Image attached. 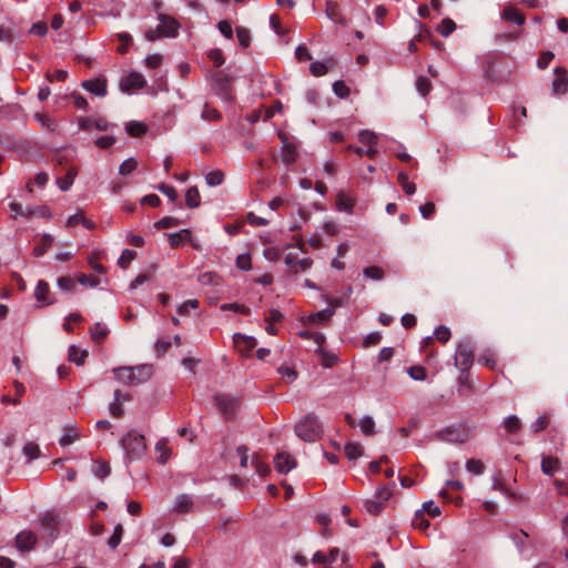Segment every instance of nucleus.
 Masks as SVG:
<instances>
[{
	"label": "nucleus",
	"mask_w": 568,
	"mask_h": 568,
	"mask_svg": "<svg viewBox=\"0 0 568 568\" xmlns=\"http://www.w3.org/2000/svg\"><path fill=\"white\" fill-rule=\"evenodd\" d=\"M520 424V419L516 415L508 416L504 422L505 428L508 433L517 432Z\"/></svg>",
	"instance_id": "nucleus-52"
},
{
	"label": "nucleus",
	"mask_w": 568,
	"mask_h": 568,
	"mask_svg": "<svg viewBox=\"0 0 568 568\" xmlns=\"http://www.w3.org/2000/svg\"><path fill=\"white\" fill-rule=\"evenodd\" d=\"M62 518L59 510H48L43 513L39 518V528L42 531L44 538L52 542L59 536V527Z\"/></svg>",
	"instance_id": "nucleus-4"
},
{
	"label": "nucleus",
	"mask_w": 568,
	"mask_h": 568,
	"mask_svg": "<svg viewBox=\"0 0 568 568\" xmlns=\"http://www.w3.org/2000/svg\"><path fill=\"white\" fill-rule=\"evenodd\" d=\"M295 433L302 440L312 443L321 437L323 428L317 417L310 414L296 424Z\"/></svg>",
	"instance_id": "nucleus-3"
},
{
	"label": "nucleus",
	"mask_w": 568,
	"mask_h": 568,
	"mask_svg": "<svg viewBox=\"0 0 568 568\" xmlns=\"http://www.w3.org/2000/svg\"><path fill=\"white\" fill-rule=\"evenodd\" d=\"M328 68L325 62L315 61L310 65V71L315 77L324 75L327 72Z\"/></svg>",
	"instance_id": "nucleus-57"
},
{
	"label": "nucleus",
	"mask_w": 568,
	"mask_h": 568,
	"mask_svg": "<svg viewBox=\"0 0 568 568\" xmlns=\"http://www.w3.org/2000/svg\"><path fill=\"white\" fill-rule=\"evenodd\" d=\"M474 363V346L469 339L460 342L455 352V366L460 372H467Z\"/></svg>",
	"instance_id": "nucleus-5"
},
{
	"label": "nucleus",
	"mask_w": 568,
	"mask_h": 568,
	"mask_svg": "<svg viewBox=\"0 0 568 568\" xmlns=\"http://www.w3.org/2000/svg\"><path fill=\"white\" fill-rule=\"evenodd\" d=\"M466 469L473 475H479L484 470V464L479 459H469L466 463Z\"/></svg>",
	"instance_id": "nucleus-53"
},
{
	"label": "nucleus",
	"mask_w": 568,
	"mask_h": 568,
	"mask_svg": "<svg viewBox=\"0 0 568 568\" xmlns=\"http://www.w3.org/2000/svg\"><path fill=\"white\" fill-rule=\"evenodd\" d=\"M120 445L125 453L126 460L129 462L141 459L146 452L144 436L134 429L129 430L120 439Z\"/></svg>",
	"instance_id": "nucleus-2"
},
{
	"label": "nucleus",
	"mask_w": 568,
	"mask_h": 568,
	"mask_svg": "<svg viewBox=\"0 0 568 568\" xmlns=\"http://www.w3.org/2000/svg\"><path fill=\"white\" fill-rule=\"evenodd\" d=\"M162 60L163 58L161 54L154 53L145 58L144 64L149 69H156L162 63Z\"/></svg>",
	"instance_id": "nucleus-61"
},
{
	"label": "nucleus",
	"mask_w": 568,
	"mask_h": 568,
	"mask_svg": "<svg viewBox=\"0 0 568 568\" xmlns=\"http://www.w3.org/2000/svg\"><path fill=\"white\" fill-rule=\"evenodd\" d=\"M224 180V173L221 170H215L206 174L205 181L210 186H217Z\"/></svg>",
	"instance_id": "nucleus-41"
},
{
	"label": "nucleus",
	"mask_w": 568,
	"mask_h": 568,
	"mask_svg": "<svg viewBox=\"0 0 568 568\" xmlns=\"http://www.w3.org/2000/svg\"><path fill=\"white\" fill-rule=\"evenodd\" d=\"M93 473L99 478H105L111 473V467L108 463L97 462Z\"/></svg>",
	"instance_id": "nucleus-51"
},
{
	"label": "nucleus",
	"mask_w": 568,
	"mask_h": 568,
	"mask_svg": "<svg viewBox=\"0 0 568 568\" xmlns=\"http://www.w3.org/2000/svg\"><path fill=\"white\" fill-rule=\"evenodd\" d=\"M456 29V23L452 19H444L442 23L438 26V32L443 37H448Z\"/></svg>",
	"instance_id": "nucleus-46"
},
{
	"label": "nucleus",
	"mask_w": 568,
	"mask_h": 568,
	"mask_svg": "<svg viewBox=\"0 0 568 568\" xmlns=\"http://www.w3.org/2000/svg\"><path fill=\"white\" fill-rule=\"evenodd\" d=\"M478 363L484 364L490 368H494L496 365L495 354L491 351H487V352L483 353L478 357Z\"/></svg>",
	"instance_id": "nucleus-59"
},
{
	"label": "nucleus",
	"mask_w": 568,
	"mask_h": 568,
	"mask_svg": "<svg viewBox=\"0 0 568 568\" xmlns=\"http://www.w3.org/2000/svg\"><path fill=\"white\" fill-rule=\"evenodd\" d=\"M398 183L402 186L403 191L407 195H412L416 191V185L413 182H409L408 175L406 172H399L398 173Z\"/></svg>",
	"instance_id": "nucleus-32"
},
{
	"label": "nucleus",
	"mask_w": 568,
	"mask_h": 568,
	"mask_svg": "<svg viewBox=\"0 0 568 568\" xmlns=\"http://www.w3.org/2000/svg\"><path fill=\"white\" fill-rule=\"evenodd\" d=\"M115 377L125 385L134 386L141 383L146 382L152 373V365H139V366H124L114 368Z\"/></svg>",
	"instance_id": "nucleus-1"
},
{
	"label": "nucleus",
	"mask_w": 568,
	"mask_h": 568,
	"mask_svg": "<svg viewBox=\"0 0 568 568\" xmlns=\"http://www.w3.org/2000/svg\"><path fill=\"white\" fill-rule=\"evenodd\" d=\"M128 134L132 136H141L146 132V125L139 121H130L126 126Z\"/></svg>",
	"instance_id": "nucleus-33"
},
{
	"label": "nucleus",
	"mask_w": 568,
	"mask_h": 568,
	"mask_svg": "<svg viewBox=\"0 0 568 568\" xmlns=\"http://www.w3.org/2000/svg\"><path fill=\"white\" fill-rule=\"evenodd\" d=\"M197 307H199L197 300H195V298L187 300L178 307V313L180 315H186V314H189L190 310H195Z\"/></svg>",
	"instance_id": "nucleus-56"
},
{
	"label": "nucleus",
	"mask_w": 568,
	"mask_h": 568,
	"mask_svg": "<svg viewBox=\"0 0 568 568\" xmlns=\"http://www.w3.org/2000/svg\"><path fill=\"white\" fill-rule=\"evenodd\" d=\"M136 257V253L132 250H124L118 260V264L122 268H126L129 264Z\"/></svg>",
	"instance_id": "nucleus-48"
},
{
	"label": "nucleus",
	"mask_w": 568,
	"mask_h": 568,
	"mask_svg": "<svg viewBox=\"0 0 568 568\" xmlns=\"http://www.w3.org/2000/svg\"><path fill=\"white\" fill-rule=\"evenodd\" d=\"M37 540V535L33 531L22 530L16 536L14 545L20 552H28L34 548Z\"/></svg>",
	"instance_id": "nucleus-7"
},
{
	"label": "nucleus",
	"mask_w": 568,
	"mask_h": 568,
	"mask_svg": "<svg viewBox=\"0 0 568 568\" xmlns=\"http://www.w3.org/2000/svg\"><path fill=\"white\" fill-rule=\"evenodd\" d=\"M325 12H326L327 18L329 20H332L333 22L339 23L343 26L346 24V19L343 17L341 9L336 2L327 1Z\"/></svg>",
	"instance_id": "nucleus-18"
},
{
	"label": "nucleus",
	"mask_w": 568,
	"mask_h": 568,
	"mask_svg": "<svg viewBox=\"0 0 568 568\" xmlns=\"http://www.w3.org/2000/svg\"><path fill=\"white\" fill-rule=\"evenodd\" d=\"M23 454L28 457V460H34L40 456V447L33 442H29L23 446Z\"/></svg>",
	"instance_id": "nucleus-35"
},
{
	"label": "nucleus",
	"mask_w": 568,
	"mask_h": 568,
	"mask_svg": "<svg viewBox=\"0 0 568 568\" xmlns=\"http://www.w3.org/2000/svg\"><path fill=\"white\" fill-rule=\"evenodd\" d=\"M336 207L339 211H345L347 213H351L353 211V207H354V201L347 194H345L343 192H339L337 194V199H336Z\"/></svg>",
	"instance_id": "nucleus-24"
},
{
	"label": "nucleus",
	"mask_w": 568,
	"mask_h": 568,
	"mask_svg": "<svg viewBox=\"0 0 568 568\" xmlns=\"http://www.w3.org/2000/svg\"><path fill=\"white\" fill-rule=\"evenodd\" d=\"M146 81L144 77L139 72H131L120 82V88L123 92L130 93L135 90H140L145 87Z\"/></svg>",
	"instance_id": "nucleus-8"
},
{
	"label": "nucleus",
	"mask_w": 568,
	"mask_h": 568,
	"mask_svg": "<svg viewBox=\"0 0 568 568\" xmlns=\"http://www.w3.org/2000/svg\"><path fill=\"white\" fill-rule=\"evenodd\" d=\"M315 353L320 356V362L323 367L331 368L337 364L338 357L335 353L324 347H318Z\"/></svg>",
	"instance_id": "nucleus-20"
},
{
	"label": "nucleus",
	"mask_w": 568,
	"mask_h": 568,
	"mask_svg": "<svg viewBox=\"0 0 568 568\" xmlns=\"http://www.w3.org/2000/svg\"><path fill=\"white\" fill-rule=\"evenodd\" d=\"M57 285L61 291L72 292L75 287V283L70 276H62L57 280Z\"/></svg>",
	"instance_id": "nucleus-49"
},
{
	"label": "nucleus",
	"mask_w": 568,
	"mask_h": 568,
	"mask_svg": "<svg viewBox=\"0 0 568 568\" xmlns=\"http://www.w3.org/2000/svg\"><path fill=\"white\" fill-rule=\"evenodd\" d=\"M407 373L415 381H425L427 376L426 369L419 365L409 367Z\"/></svg>",
	"instance_id": "nucleus-50"
},
{
	"label": "nucleus",
	"mask_w": 568,
	"mask_h": 568,
	"mask_svg": "<svg viewBox=\"0 0 568 568\" xmlns=\"http://www.w3.org/2000/svg\"><path fill=\"white\" fill-rule=\"evenodd\" d=\"M209 58L216 68H220L224 63V57L220 49L210 50Z\"/></svg>",
	"instance_id": "nucleus-64"
},
{
	"label": "nucleus",
	"mask_w": 568,
	"mask_h": 568,
	"mask_svg": "<svg viewBox=\"0 0 568 568\" xmlns=\"http://www.w3.org/2000/svg\"><path fill=\"white\" fill-rule=\"evenodd\" d=\"M501 18L516 23L517 26H523L525 23V17L520 13L516 8L508 6L504 9L501 13Z\"/></svg>",
	"instance_id": "nucleus-21"
},
{
	"label": "nucleus",
	"mask_w": 568,
	"mask_h": 568,
	"mask_svg": "<svg viewBox=\"0 0 568 568\" xmlns=\"http://www.w3.org/2000/svg\"><path fill=\"white\" fill-rule=\"evenodd\" d=\"M363 274L373 281H381L384 277V271L378 266H368L364 268Z\"/></svg>",
	"instance_id": "nucleus-45"
},
{
	"label": "nucleus",
	"mask_w": 568,
	"mask_h": 568,
	"mask_svg": "<svg viewBox=\"0 0 568 568\" xmlns=\"http://www.w3.org/2000/svg\"><path fill=\"white\" fill-rule=\"evenodd\" d=\"M236 37H237V40L240 42V44L243 47V48H246L250 45V40H251V36H250V31L245 28H237L236 29Z\"/></svg>",
	"instance_id": "nucleus-60"
},
{
	"label": "nucleus",
	"mask_w": 568,
	"mask_h": 568,
	"mask_svg": "<svg viewBox=\"0 0 568 568\" xmlns=\"http://www.w3.org/2000/svg\"><path fill=\"white\" fill-rule=\"evenodd\" d=\"M333 91L339 98H346L349 94V89L343 81L334 82Z\"/></svg>",
	"instance_id": "nucleus-63"
},
{
	"label": "nucleus",
	"mask_w": 568,
	"mask_h": 568,
	"mask_svg": "<svg viewBox=\"0 0 568 568\" xmlns=\"http://www.w3.org/2000/svg\"><path fill=\"white\" fill-rule=\"evenodd\" d=\"M361 430L367 435L371 436L375 433V422L371 416H365L359 422Z\"/></svg>",
	"instance_id": "nucleus-43"
},
{
	"label": "nucleus",
	"mask_w": 568,
	"mask_h": 568,
	"mask_svg": "<svg viewBox=\"0 0 568 568\" xmlns=\"http://www.w3.org/2000/svg\"><path fill=\"white\" fill-rule=\"evenodd\" d=\"M185 203L189 207H197L201 203V195L196 186H191L185 193Z\"/></svg>",
	"instance_id": "nucleus-28"
},
{
	"label": "nucleus",
	"mask_w": 568,
	"mask_h": 568,
	"mask_svg": "<svg viewBox=\"0 0 568 568\" xmlns=\"http://www.w3.org/2000/svg\"><path fill=\"white\" fill-rule=\"evenodd\" d=\"M412 525L419 530H426L429 527V521L425 518L424 510L415 513Z\"/></svg>",
	"instance_id": "nucleus-36"
},
{
	"label": "nucleus",
	"mask_w": 568,
	"mask_h": 568,
	"mask_svg": "<svg viewBox=\"0 0 568 568\" xmlns=\"http://www.w3.org/2000/svg\"><path fill=\"white\" fill-rule=\"evenodd\" d=\"M283 148L281 152V159L284 163L291 164L294 163L297 159V150L296 146L287 141L286 138L282 139Z\"/></svg>",
	"instance_id": "nucleus-17"
},
{
	"label": "nucleus",
	"mask_w": 568,
	"mask_h": 568,
	"mask_svg": "<svg viewBox=\"0 0 568 568\" xmlns=\"http://www.w3.org/2000/svg\"><path fill=\"white\" fill-rule=\"evenodd\" d=\"M344 453L349 460H356L363 455V447L357 443L348 442L344 446Z\"/></svg>",
	"instance_id": "nucleus-23"
},
{
	"label": "nucleus",
	"mask_w": 568,
	"mask_h": 568,
	"mask_svg": "<svg viewBox=\"0 0 568 568\" xmlns=\"http://www.w3.org/2000/svg\"><path fill=\"white\" fill-rule=\"evenodd\" d=\"M274 467L277 471L287 474L296 467V460L288 453L282 452L274 457Z\"/></svg>",
	"instance_id": "nucleus-9"
},
{
	"label": "nucleus",
	"mask_w": 568,
	"mask_h": 568,
	"mask_svg": "<svg viewBox=\"0 0 568 568\" xmlns=\"http://www.w3.org/2000/svg\"><path fill=\"white\" fill-rule=\"evenodd\" d=\"M82 87L88 92L98 97H104L106 94V82L102 79L87 80L82 83Z\"/></svg>",
	"instance_id": "nucleus-15"
},
{
	"label": "nucleus",
	"mask_w": 568,
	"mask_h": 568,
	"mask_svg": "<svg viewBox=\"0 0 568 568\" xmlns=\"http://www.w3.org/2000/svg\"><path fill=\"white\" fill-rule=\"evenodd\" d=\"M416 89L423 97H426L432 90V83L426 77H418L416 80Z\"/></svg>",
	"instance_id": "nucleus-47"
},
{
	"label": "nucleus",
	"mask_w": 568,
	"mask_h": 568,
	"mask_svg": "<svg viewBox=\"0 0 568 568\" xmlns=\"http://www.w3.org/2000/svg\"><path fill=\"white\" fill-rule=\"evenodd\" d=\"M80 438V433L74 425H67L63 428V435L59 439L62 447L69 446Z\"/></svg>",
	"instance_id": "nucleus-19"
},
{
	"label": "nucleus",
	"mask_w": 568,
	"mask_h": 568,
	"mask_svg": "<svg viewBox=\"0 0 568 568\" xmlns=\"http://www.w3.org/2000/svg\"><path fill=\"white\" fill-rule=\"evenodd\" d=\"M78 172L74 168L69 169L64 178H59L57 184L61 191H68L74 182Z\"/></svg>",
	"instance_id": "nucleus-25"
},
{
	"label": "nucleus",
	"mask_w": 568,
	"mask_h": 568,
	"mask_svg": "<svg viewBox=\"0 0 568 568\" xmlns=\"http://www.w3.org/2000/svg\"><path fill=\"white\" fill-rule=\"evenodd\" d=\"M69 359L77 365H82L88 356V352L84 349H80L74 345L69 347Z\"/></svg>",
	"instance_id": "nucleus-29"
},
{
	"label": "nucleus",
	"mask_w": 568,
	"mask_h": 568,
	"mask_svg": "<svg viewBox=\"0 0 568 568\" xmlns=\"http://www.w3.org/2000/svg\"><path fill=\"white\" fill-rule=\"evenodd\" d=\"M90 333L94 342H101L109 333V329L102 326L100 323H95L91 328Z\"/></svg>",
	"instance_id": "nucleus-39"
},
{
	"label": "nucleus",
	"mask_w": 568,
	"mask_h": 568,
	"mask_svg": "<svg viewBox=\"0 0 568 568\" xmlns=\"http://www.w3.org/2000/svg\"><path fill=\"white\" fill-rule=\"evenodd\" d=\"M190 237L187 230H182L176 233L169 234L170 244L172 247H178L183 241Z\"/></svg>",
	"instance_id": "nucleus-44"
},
{
	"label": "nucleus",
	"mask_w": 568,
	"mask_h": 568,
	"mask_svg": "<svg viewBox=\"0 0 568 568\" xmlns=\"http://www.w3.org/2000/svg\"><path fill=\"white\" fill-rule=\"evenodd\" d=\"M52 243H53V236H52V235H50V234H44V235L42 236V246H41V247H36V248L33 250V254H34L36 256H41V255H43V254H44V252H45V250H47V248H49V247H51Z\"/></svg>",
	"instance_id": "nucleus-54"
},
{
	"label": "nucleus",
	"mask_w": 568,
	"mask_h": 568,
	"mask_svg": "<svg viewBox=\"0 0 568 568\" xmlns=\"http://www.w3.org/2000/svg\"><path fill=\"white\" fill-rule=\"evenodd\" d=\"M178 28L179 24L174 19L162 16L160 19V24L158 26V31L162 37H175L178 33Z\"/></svg>",
	"instance_id": "nucleus-14"
},
{
	"label": "nucleus",
	"mask_w": 568,
	"mask_h": 568,
	"mask_svg": "<svg viewBox=\"0 0 568 568\" xmlns=\"http://www.w3.org/2000/svg\"><path fill=\"white\" fill-rule=\"evenodd\" d=\"M36 120L40 123V125L49 131H55L57 124L55 122L44 113H36Z\"/></svg>",
	"instance_id": "nucleus-40"
},
{
	"label": "nucleus",
	"mask_w": 568,
	"mask_h": 568,
	"mask_svg": "<svg viewBox=\"0 0 568 568\" xmlns=\"http://www.w3.org/2000/svg\"><path fill=\"white\" fill-rule=\"evenodd\" d=\"M359 141L363 143V144H367L369 148L371 146H376V143H377V135L373 132V131H369V130H362L359 132Z\"/></svg>",
	"instance_id": "nucleus-42"
},
{
	"label": "nucleus",
	"mask_w": 568,
	"mask_h": 568,
	"mask_svg": "<svg viewBox=\"0 0 568 568\" xmlns=\"http://www.w3.org/2000/svg\"><path fill=\"white\" fill-rule=\"evenodd\" d=\"M215 405L219 410L227 418L231 417L237 407V399L229 394H217L214 396Z\"/></svg>",
	"instance_id": "nucleus-6"
},
{
	"label": "nucleus",
	"mask_w": 568,
	"mask_h": 568,
	"mask_svg": "<svg viewBox=\"0 0 568 568\" xmlns=\"http://www.w3.org/2000/svg\"><path fill=\"white\" fill-rule=\"evenodd\" d=\"M233 342L235 347L243 354L248 355L250 352L256 346L257 342L255 337L247 336L241 333L233 335Z\"/></svg>",
	"instance_id": "nucleus-10"
},
{
	"label": "nucleus",
	"mask_w": 568,
	"mask_h": 568,
	"mask_svg": "<svg viewBox=\"0 0 568 568\" xmlns=\"http://www.w3.org/2000/svg\"><path fill=\"white\" fill-rule=\"evenodd\" d=\"M284 263L291 268L292 272L294 273H298V272H304L306 270H308L313 262L311 258L308 257H305V258H301L298 260L296 256H294L293 254H287L285 255L284 257Z\"/></svg>",
	"instance_id": "nucleus-12"
},
{
	"label": "nucleus",
	"mask_w": 568,
	"mask_h": 568,
	"mask_svg": "<svg viewBox=\"0 0 568 568\" xmlns=\"http://www.w3.org/2000/svg\"><path fill=\"white\" fill-rule=\"evenodd\" d=\"M78 282L81 284V285H84V286H90V287H95L99 285L100 281L98 277L93 276V275H87V274H81L79 277H78Z\"/></svg>",
	"instance_id": "nucleus-62"
},
{
	"label": "nucleus",
	"mask_w": 568,
	"mask_h": 568,
	"mask_svg": "<svg viewBox=\"0 0 568 568\" xmlns=\"http://www.w3.org/2000/svg\"><path fill=\"white\" fill-rule=\"evenodd\" d=\"M552 91L556 94H565L568 91V75L565 68L557 67L555 69Z\"/></svg>",
	"instance_id": "nucleus-11"
},
{
	"label": "nucleus",
	"mask_w": 568,
	"mask_h": 568,
	"mask_svg": "<svg viewBox=\"0 0 568 568\" xmlns=\"http://www.w3.org/2000/svg\"><path fill=\"white\" fill-rule=\"evenodd\" d=\"M34 297L41 306L50 305L54 302V300L51 297L49 284L43 280H40L37 284L34 290Z\"/></svg>",
	"instance_id": "nucleus-13"
},
{
	"label": "nucleus",
	"mask_w": 568,
	"mask_h": 568,
	"mask_svg": "<svg viewBox=\"0 0 568 568\" xmlns=\"http://www.w3.org/2000/svg\"><path fill=\"white\" fill-rule=\"evenodd\" d=\"M420 510H424V515L428 514L433 518L438 517L440 515L439 507L435 505V503L432 500L424 503L423 508Z\"/></svg>",
	"instance_id": "nucleus-58"
},
{
	"label": "nucleus",
	"mask_w": 568,
	"mask_h": 568,
	"mask_svg": "<svg viewBox=\"0 0 568 568\" xmlns=\"http://www.w3.org/2000/svg\"><path fill=\"white\" fill-rule=\"evenodd\" d=\"M123 532H124L123 526L121 524H118L114 527L113 535L108 540V545L111 549H114L119 546V544L122 540Z\"/></svg>",
	"instance_id": "nucleus-38"
},
{
	"label": "nucleus",
	"mask_w": 568,
	"mask_h": 568,
	"mask_svg": "<svg viewBox=\"0 0 568 568\" xmlns=\"http://www.w3.org/2000/svg\"><path fill=\"white\" fill-rule=\"evenodd\" d=\"M193 498L191 495L181 494L174 500L173 510L179 514H186L192 510Z\"/></svg>",
	"instance_id": "nucleus-16"
},
{
	"label": "nucleus",
	"mask_w": 568,
	"mask_h": 568,
	"mask_svg": "<svg viewBox=\"0 0 568 568\" xmlns=\"http://www.w3.org/2000/svg\"><path fill=\"white\" fill-rule=\"evenodd\" d=\"M278 373L281 374L282 378L286 382V384L293 383L297 377L296 372L293 368L286 366H281L278 368Z\"/></svg>",
	"instance_id": "nucleus-55"
},
{
	"label": "nucleus",
	"mask_w": 568,
	"mask_h": 568,
	"mask_svg": "<svg viewBox=\"0 0 568 568\" xmlns=\"http://www.w3.org/2000/svg\"><path fill=\"white\" fill-rule=\"evenodd\" d=\"M136 166H138V161L134 158H129L120 164L119 173L122 176H128L136 169Z\"/></svg>",
	"instance_id": "nucleus-34"
},
{
	"label": "nucleus",
	"mask_w": 568,
	"mask_h": 568,
	"mask_svg": "<svg viewBox=\"0 0 568 568\" xmlns=\"http://www.w3.org/2000/svg\"><path fill=\"white\" fill-rule=\"evenodd\" d=\"M550 424V415L545 413L539 416L534 423L530 425V430L534 434H538L544 430Z\"/></svg>",
	"instance_id": "nucleus-31"
},
{
	"label": "nucleus",
	"mask_w": 568,
	"mask_h": 568,
	"mask_svg": "<svg viewBox=\"0 0 568 568\" xmlns=\"http://www.w3.org/2000/svg\"><path fill=\"white\" fill-rule=\"evenodd\" d=\"M559 466V462L555 457L544 456L541 460V470L546 475H552Z\"/></svg>",
	"instance_id": "nucleus-30"
},
{
	"label": "nucleus",
	"mask_w": 568,
	"mask_h": 568,
	"mask_svg": "<svg viewBox=\"0 0 568 568\" xmlns=\"http://www.w3.org/2000/svg\"><path fill=\"white\" fill-rule=\"evenodd\" d=\"M334 314L333 308H324L320 312L311 314L306 320L305 324H315L327 322Z\"/></svg>",
	"instance_id": "nucleus-22"
},
{
	"label": "nucleus",
	"mask_w": 568,
	"mask_h": 568,
	"mask_svg": "<svg viewBox=\"0 0 568 568\" xmlns=\"http://www.w3.org/2000/svg\"><path fill=\"white\" fill-rule=\"evenodd\" d=\"M67 224L69 226H75L77 224H82L88 230H93L95 226L94 222L84 217L81 213H75V214L71 215L68 219Z\"/></svg>",
	"instance_id": "nucleus-27"
},
{
	"label": "nucleus",
	"mask_w": 568,
	"mask_h": 568,
	"mask_svg": "<svg viewBox=\"0 0 568 568\" xmlns=\"http://www.w3.org/2000/svg\"><path fill=\"white\" fill-rule=\"evenodd\" d=\"M9 209L11 210L12 212V217L13 219H17L18 216H23V217H31L33 216V214H36V211H32L31 207H23L20 203L18 202H11L9 204Z\"/></svg>",
	"instance_id": "nucleus-26"
},
{
	"label": "nucleus",
	"mask_w": 568,
	"mask_h": 568,
	"mask_svg": "<svg viewBox=\"0 0 568 568\" xmlns=\"http://www.w3.org/2000/svg\"><path fill=\"white\" fill-rule=\"evenodd\" d=\"M364 507L367 513L378 515L382 511L384 504L375 496L373 499L366 500Z\"/></svg>",
	"instance_id": "nucleus-37"
}]
</instances>
